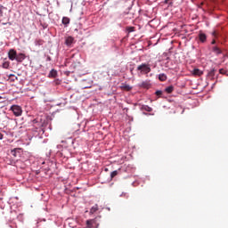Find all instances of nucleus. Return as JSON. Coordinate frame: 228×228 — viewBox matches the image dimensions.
I'll list each match as a JSON object with an SVG mask.
<instances>
[{"label":"nucleus","mask_w":228,"mask_h":228,"mask_svg":"<svg viewBox=\"0 0 228 228\" xmlns=\"http://www.w3.org/2000/svg\"><path fill=\"white\" fill-rule=\"evenodd\" d=\"M212 51L215 53V54H222V49H220L218 46H214Z\"/></svg>","instance_id":"obj_11"},{"label":"nucleus","mask_w":228,"mask_h":228,"mask_svg":"<svg viewBox=\"0 0 228 228\" xmlns=\"http://www.w3.org/2000/svg\"><path fill=\"white\" fill-rule=\"evenodd\" d=\"M117 175H118V171L115 170V171L111 172L110 179H113V177H117Z\"/></svg>","instance_id":"obj_18"},{"label":"nucleus","mask_w":228,"mask_h":228,"mask_svg":"<svg viewBox=\"0 0 228 228\" xmlns=\"http://www.w3.org/2000/svg\"><path fill=\"white\" fill-rule=\"evenodd\" d=\"M126 31H128V33H133V31H134V27H127Z\"/></svg>","instance_id":"obj_19"},{"label":"nucleus","mask_w":228,"mask_h":228,"mask_svg":"<svg viewBox=\"0 0 228 228\" xmlns=\"http://www.w3.org/2000/svg\"><path fill=\"white\" fill-rule=\"evenodd\" d=\"M165 3H166V4L168 3V0H166Z\"/></svg>","instance_id":"obj_29"},{"label":"nucleus","mask_w":228,"mask_h":228,"mask_svg":"<svg viewBox=\"0 0 228 228\" xmlns=\"http://www.w3.org/2000/svg\"><path fill=\"white\" fill-rule=\"evenodd\" d=\"M219 73H221V74H225L226 72H225V69H219Z\"/></svg>","instance_id":"obj_23"},{"label":"nucleus","mask_w":228,"mask_h":228,"mask_svg":"<svg viewBox=\"0 0 228 228\" xmlns=\"http://www.w3.org/2000/svg\"><path fill=\"white\" fill-rule=\"evenodd\" d=\"M56 76H58L56 69H52L48 75L49 77H56Z\"/></svg>","instance_id":"obj_12"},{"label":"nucleus","mask_w":228,"mask_h":228,"mask_svg":"<svg viewBox=\"0 0 228 228\" xmlns=\"http://www.w3.org/2000/svg\"><path fill=\"white\" fill-rule=\"evenodd\" d=\"M215 44H216V41L214 39L212 40V45H214Z\"/></svg>","instance_id":"obj_26"},{"label":"nucleus","mask_w":228,"mask_h":228,"mask_svg":"<svg viewBox=\"0 0 228 228\" xmlns=\"http://www.w3.org/2000/svg\"><path fill=\"white\" fill-rule=\"evenodd\" d=\"M215 74H216V69H213L208 73V79H215Z\"/></svg>","instance_id":"obj_6"},{"label":"nucleus","mask_w":228,"mask_h":228,"mask_svg":"<svg viewBox=\"0 0 228 228\" xmlns=\"http://www.w3.org/2000/svg\"><path fill=\"white\" fill-rule=\"evenodd\" d=\"M167 94H172L174 92V86H170L166 88Z\"/></svg>","instance_id":"obj_17"},{"label":"nucleus","mask_w":228,"mask_h":228,"mask_svg":"<svg viewBox=\"0 0 228 228\" xmlns=\"http://www.w3.org/2000/svg\"><path fill=\"white\" fill-rule=\"evenodd\" d=\"M62 24H64V26H67L68 24H70V19H69L67 17H63L62 18Z\"/></svg>","instance_id":"obj_13"},{"label":"nucleus","mask_w":228,"mask_h":228,"mask_svg":"<svg viewBox=\"0 0 228 228\" xmlns=\"http://www.w3.org/2000/svg\"><path fill=\"white\" fill-rule=\"evenodd\" d=\"M8 58L11 61L17 60V51H15V49H10L8 52Z\"/></svg>","instance_id":"obj_3"},{"label":"nucleus","mask_w":228,"mask_h":228,"mask_svg":"<svg viewBox=\"0 0 228 228\" xmlns=\"http://www.w3.org/2000/svg\"><path fill=\"white\" fill-rule=\"evenodd\" d=\"M25 60H26V54L18 53L16 55V61H18V63H22Z\"/></svg>","instance_id":"obj_4"},{"label":"nucleus","mask_w":228,"mask_h":228,"mask_svg":"<svg viewBox=\"0 0 228 228\" xmlns=\"http://www.w3.org/2000/svg\"><path fill=\"white\" fill-rule=\"evenodd\" d=\"M0 140H3V134H0Z\"/></svg>","instance_id":"obj_28"},{"label":"nucleus","mask_w":228,"mask_h":228,"mask_svg":"<svg viewBox=\"0 0 228 228\" xmlns=\"http://www.w3.org/2000/svg\"><path fill=\"white\" fill-rule=\"evenodd\" d=\"M156 95L160 96L163 95V92L162 91H156Z\"/></svg>","instance_id":"obj_22"},{"label":"nucleus","mask_w":228,"mask_h":228,"mask_svg":"<svg viewBox=\"0 0 228 228\" xmlns=\"http://www.w3.org/2000/svg\"><path fill=\"white\" fill-rule=\"evenodd\" d=\"M86 224L90 227V225H92V221L91 220H87L86 221Z\"/></svg>","instance_id":"obj_24"},{"label":"nucleus","mask_w":228,"mask_h":228,"mask_svg":"<svg viewBox=\"0 0 228 228\" xmlns=\"http://www.w3.org/2000/svg\"><path fill=\"white\" fill-rule=\"evenodd\" d=\"M217 36H218V33L216 31L212 32V37H214V38H216Z\"/></svg>","instance_id":"obj_21"},{"label":"nucleus","mask_w":228,"mask_h":228,"mask_svg":"<svg viewBox=\"0 0 228 228\" xmlns=\"http://www.w3.org/2000/svg\"><path fill=\"white\" fill-rule=\"evenodd\" d=\"M192 74H193V76H202V74H204V72H202V70H200L199 69H194L192 70Z\"/></svg>","instance_id":"obj_9"},{"label":"nucleus","mask_w":228,"mask_h":228,"mask_svg":"<svg viewBox=\"0 0 228 228\" xmlns=\"http://www.w3.org/2000/svg\"><path fill=\"white\" fill-rule=\"evenodd\" d=\"M97 211H99V206L98 205H94L90 209V215H94V213H97Z\"/></svg>","instance_id":"obj_10"},{"label":"nucleus","mask_w":228,"mask_h":228,"mask_svg":"<svg viewBox=\"0 0 228 228\" xmlns=\"http://www.w3.org/2000/svg\"><path fill=\"white\" fill-rule=\"evenodd\" d=\"M142 86H144V87L147 86V83L146 82H142Z\"/></svg>","instance_id":"obj_25"},{"label":"nucleus","mask_w":228,"mask_h":228,"mask_svg":"<svg viewBox=\"0 0 228 228\" xmlns=\"http://www.w3.org/2000/svg\"><path fill=\"white\" fill-rule=\"evenodd\" d=\"M120 88H121V90H125L126 92H131V90L133 89V87H131V86L126 85V84H123L120 86Z\"/></svg>","instance_id":"obj_7"},{"label":"nucleus","mask_w":228,"mask_h":228,"mask_svg":"<svg viewBox=\"0 0 228 228\" xmlns=\"http://www.w3.org/2000/svg\"><path fill=\"white\" fill-rule=\"evenodd\" d=\"M8 67H10V63L9 62H4L3 63V69H8Z\"/></svg>","instance_id":"obj_20"},{"label":"nucleus","mask_w":228,"mask_h":228,"mask_svg":"<svg viewBox=\"0 0 228 228\" xmlns=\"http://www.w3.org/2000/svg\"><path fill=\"white\" fill-rule=\"evenodd\" d=\"M35 45H38V46L44 45V40H42V39H36L35 40Z\"/></svg>","instance_id":"obj_15"},{"label":"nucleus","mask_w":228,"mask_h":228,"mask_svg":"<svg viewBox=\"0 0 228 228\" xmlns=\"http://www.w3.org/2000/svg\"><path fill=\"white\" fill-rule=\"evenodd\" d=\"M65 44H66V45H68V47H70L72 45V44H74V37H66Z\"/></svg>","instance_id":"obj_5"},{"label":"nucleus","mask_w":228,"mask_h":228,"mask_svg":"<svg viewBox=\"0 0 228 228\" xmlns=\"http://www.w3.org/2000/svg\"><path fill=\"white\" fill-rule=\"evenodd\" d=\"M199 38L202 43H204L208 39V37L206 36V34L200 32Z\"/></svg>","instance_id":"obj_8"},{"label":"nucleus","mask_w":228,"mask_h":228,"mask_svg":"<svg viewBox=\"0 0 228 228\" xmlns=\"http://www.w3.org/2000/svg\"><path fill=\"white\" fill-rule=\"evenodd\" d=\"M151 64L149 63H142L136 68V71L140 76H147L149 73H151Z\"/></svg>","instance_id":"obj_1"},{"label":"nucleus","mask_w":228,"mask_h":228,"mask_svg":"<svg viewBox=\"0 0 228 228\" xmlns=\"http://www.w3.org/2000/svg\"><path fill=\"white\" fill-rule=\"evenodd\" d=\"M12 156H15V151H12Z\"/></svg>","instance_id":"obj_27"},{"label":"nucleus","mask_w":228,"mask_h":228,"mask_svg":"<svg viewBox=\"0 0 228 228\" xmlns=\"http://www.w3.org/2000/svg\"><path fill=\"white\" fill-rule=\"evenodd\" d=\"M159 81H167V76L165 75V73L159 74Z\"/></svg>","instance_id":"obj_14"},{"label":"nucleus","mask_w":228,"mask_h":228,"mask_svg":"<svg viewBox=\"0 0 228 228\" xmlns=\"http://www.w3.org/2000/svg\"><path fill=\"white\" fill-rule=\"evenodd\" d=\"M11 111H12L15 117H20V115H22V108H20L19 105H12L11 107Z\"/></svg>","instance_id":"obj_2"},{"label":"nucleus","mask_w":228,"mask_h":228,"mask_svg":"<svg viewBox=\"0 0 228 228\" xmlns=\"http://www.w3.org/2000/svg\"><path fill=\"white\" fill-rule=\"evenodd\" d=\"M142 110H144V111H148L149 113H151V111H152V109L151 107H149L148 105H143L142 107Z\"/></svg>","instance_id":"obj_16"}]
</instances>
